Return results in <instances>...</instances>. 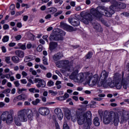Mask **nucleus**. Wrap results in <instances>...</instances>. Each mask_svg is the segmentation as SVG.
Masks as SVG:
<instances>
[{
	"label": "nucleus",
	"instance_id": "412c9836",
	"mask_svg": "<svg viewBox=\"0 0 129 129\" xmlns=\"http://www.w3.org/2000/svg\"><path fill=\"white\" fill-rule=\"evenodd\" d=\"M61 58H63V53L61 52H58L56 54H55L53 56V59L54 61H59V60Z\"/></svg>",
	"mask_w": 129,
	"mask_h": 129
},
{
	"label": "nucleus",
	"instance_id": "09e8293b",
	"mask_svg": "<svg viewBox=\"0 0 129 129\" xmlns=\"http://www.w3.org/2000/svg\"><path fill=\"white\" fill-rule=\"evenodd\" d=\"M48 92L49 93H51V94H52V95H56L57 94V92H55L53 90H49Z\"/></svg>",
	"mask_w": 129,
	"mask_h": 129
},
{
	"label": "nucleus",
	"instance_id": "1a4fd4ad",
	"mask_svg": "<svg viewBox=\"0 0 129 129\" xmlns=\"http://www.w3.org/2000/svg\"><path fill=\"white\" fill-rule=\"evenodd\" d=\"M66 35V33L64 32V31L62 30H59L58 32H55L50 35L49 36L50 41H61V40H63V36H65Z\"/></svg>",
	"mask_w": 129,
	"mask_h": 129
},
{
	"label": "nucleus",
	"instance_id": "f8f14e48",
	"mask_svg": "<svg viewBox=\"0 0 129 129\" xmlns=\"http://www.w3.org/2000/svg\"><path fill=\"white\" fill-rule=\"evenodd\" d=\"M38 112L41 115L45 116L50 113V110L47 107H42L38 109Z\"/></svg>",
	"mask_w": 129,
	"mask_h": 129
},
{
	"label": "nucleus",
	"instance_id": "e433bc0d",
	"mask_svg": "<svg viewBox=\"0 0 129 129\" xmlns=\"http://www.w3.org/2000/svg\"><path fill=\"white\" fill-rule=\"evenodd\" d=\"M92 57V52H89L88 54L86 55V59H90Z\"/></svg>",
	"mask_w": 129,
	"mask_h": 129
},
{
	"label": "nucleus",
	"instance_id": "7c9ffc66",
	"mask_svg": "<svg viewBox=\"0 0 129 129\" xmlns=\"http://www.w3.org/2000/svg\"><path fill=\"white\" fill-rule=\"evenodd\" d=\"M40 101H41L40 99H36L35 101L32 102V104L33 105H37L38 103H40Z\"/></svg>",
	"mask_w": 129,
	"mask_h": 129
},
{
	"label": "nucleus",
	"instance_id": "e2e57ef3",
	"mask_svg": "<svg viewBox=\"0 0 129 129\" xmlns=\"http://www.w3.org/2000/svg\"><path fill=\"white\" fill-rule=\"evenodd\" d=\"M7 82H8V80H7V79H4L2 81V85H6V83H7Z\"/></svg>",
	"mask_w": 129,
	"mask_h": 129
},
{
	"label": "nucleus",
	"instance_id": "72a5a7b5",
	"mask_svg": "<svg viewBox=\"0 0 129 129\" xmlns=\"http://www.w3.org/2000/svg\"><path fill=\"white\" fill-rule=\"evenodd\" d=\"M11 93V89L10 88L6 89L2 92V93H4V94H9V93Z\"/></svg>",
	"mask_w": 129,
	"mask_h": 129
},
{
	"label": "nucleus",
	"instance_id": "c756f323",
	"mask_svg": "<svg viewBox=\"0 0 129 129\" xmlns=\"http://www.w3.org/2000/svg\"><path fill=\"white\" fill-rule=\"evenodd\" d=\"M42 61H43V63L44 65H49V63H48V59L46 58V57L43 56L42 58Z\"/></svg>",
	"mask_w": 129,
	"mask_h": 129
},
{
	"label": "nucleus",
	"instance_id": "5fc2aeb1",
	"mask_svg": "<svg viewBox=\"0 0 129 129\" xmlns=\"http://www.w3.org/2000/svg\"><path fill=\"white\" fill-rule=\"evenodd\" d=\"M46 76L47 78H51V77H52V73H47Z\"/></svg>",
	"mask_w": 129,
	"mask_h": 129
},
{
	"label": "nucleus",
	"instance_id": "58836bf2",
	"mask_svg": "<svg viewBox=\"0 0 129 129\" xmlns=\"http://www.w3.org/2000/svg\"><path fill=\"white\" fill-rule=\"evenodd\" d=\"M54 86V82L52 81H49L48 82L47 86H48V87H51V86Z\"/></svg>",
	"mask_w": 129,
	"mask_h": 129
},
{
	"label": "nucleus",
	"instance_id": "8fccbe9b",
	"mask_svg": "<svg viewBox=\"0 0 129 129\" xmlns=\"http://www.w3.org/2000/svg\"><path fill=\"white\" fill-rule=\"evenodd\" d=\"M42 50H43L42 46L39 45L37 48V51H38V52H41Z\"/></svg>",
	"mask_w": 129,
	"mask_h": 129
},
{
	"label": "nucleus",
	"instance_id": "37998d69",
	"mask_svg": "<svg viewBox=\"0 0 129 129\" xmlns=\"http://www.w3.org/2000/svg\"><path fill=\"white\" fill-rule=\"evenodd\" d=\"M67 29L69 31V32H73L74 31L73 27L71 26L68 25Z\"/></svg>",
	"mask_w": 129,
	"mask_h": 129
},
{
	"label": "nucleus",
	"instance_id": "393cba45",
	"mask_svg": "<svg viewBox=\"0 0 129 129\" xmlns=\"http://www.w3.org/2000/svg\"><path fill=\"white\" fill-rule=\"evenodd\" d=\"M94 124L96 126H98L100 124V122H99V118H98V117H96L94 118Z\"/></svg>",
	"mask_w": 129,
	"mask_h": 129
},
{
	"label": "nucleus",
	"instance_id": "49530a36",
	"mask_svg": "<svg viewBox=\"0 0 129 129\" xmlns=\"http://www.w3.org/2000/svg\"><path fill=\"white\" fill-rule=\"evenodd\" d=\"M63 129H70L69 126H68L66 122L63 123Z\"/></svg>",
	"mask_w": 129,
	"mask_h": 129
},
{
	"label": "nucleus",
	"instance_id": "20e7f679",
	"mask_svg": "<svg viewBox=\"0 0 129 129\" xmlns=\"http://www.w3.org/2000/svg\"><path fill=\"white\" fill-rule=\"evenodd\" d=\"M103 123L104 124H109V123H112L113 122L115 126L118 125L119 122V119L118 117V113L114 114L113 117L112 114L110 113H107L104 115Z\"/></svg>",
	"mask_w": 129,
	"mask_h": 129
},
{
	"label": "nucleus",
	"instance_id": "680f3d73",
	"mask_svg": "<svg viewBox=\"0 0 129 129\" xmlns=\"http://www.w3.org/2000/svg\"><path fill=\"white\" fill-rule=\"evenodd\" d=\"M10 9L11 11H14V10H15V5L14 4H12L10 6Z\"/></svg>",
	"mask_w": 129,
	"mask_h": 129
},
{
	"label": "nucleus",
	"instance_id": "473e14b6",
	"mask_svg": "<svg viewBox=\"0 0 129 129\" xmlns=\"http://www.w3.org/2000/svg\"><path fill=\"white\" fill-rule=\"evenodd\" d=\"M19 100H22L21 99L20 95H19L17 97H15L13 99V102H17V101H19Z\"/></svg>",
	"mask_w": 129,
	"mask_h": 129
},
{
	"label": "nucleus",
	"instance_id": "6e6d98bb",
	"mask_svg": "<svg viewBox=\"0 0 129 129\" xmlns=\"http://www.w3.org/2000/svg\"><path fill=\"white\" fill-rule=\"evenodd\" d=\"M51 18H52V16L51 15V14H47L45 16V19H46V20H48V19H51Z\"/></svg>",
	"mask_w": 129,
	"mask_h": 129
},
{
	"label": "nucleus",
	"instance_id": "c9c22d12",
	"mask_svg": "<svg viewBox=\"0 0 129 129\" xmlns=\"http://www.w3.org/2000/svg\"><path fill=\"white\" fill-rule=\"evenodd\" d=\"M20 95V98H21V100H25L27 99V98H28V97L25 94H22V95Z\"/></svg>",
	"mask_w": 129,
	"mask_h": 129
},
{
	"label": "nucleus",
	"instance_id": "2eb2a0df",
	"mask_svg": "<svg viewBox=\"0 0 129 129\" xmlns=\"http://www.w3.org/2000/svg\"><path fill=\"white\" fill-rule=\"evenodd\" d=\"M68 22L74 27H77L79 25H80V21L77 19L69 18Z\"/></svg>",
	"mask_w": 129,
	"mask_h": 129
},
{
	"label": "nucleus",
	"instance_id": "c85d7f7f",
	"mask_svg": "<svg viewBox=\"0 0 129 129\" xmlns=\"http://www.w3.org/2000/svg\"><path fill=\"white\" fill-rule=\"evenodd\" d=\"M32 60V56L31 55L25 56L24 58V62H30Z\"/></svg>",
	"mask_w": 129,
	"mask_h": 129
},
{
	"label": "nucleus",
	"instance_id": "7ed1b4c3",
	"mask_svg": "<svg viewBox=\"0 0 129 129\" xmlns=\"http://www.w3.org/2000/svg\"><path fill=\"white\" fill-rule=\"evenodd\" d=\"M123 75H124V72H122V75L118 73H115L114 75L113 81L116 82L115 86L117 89H121L122 86L124 89L127 88V83H125V81L123 79Z\"/></svg>",
	"mask_w": 129,
	"mask_h": 129
},
{
	"label": "nucleus",
	"instance_id": "864d4df0",
	"mask_svg": "<svg viewBox=\"0 0 129 129\" xmlns=\"http://www.w3.org/2000/svg\"><path fill=\"white\" fill-rule=\"evenodd\" d=\"M40 68L42 69V70H47V68H46L45 66H44L43 64H41L39 66Z\"/></svg>",
	"mask_w": 129,
	"mask_h": 129
},
{
	"label": "nucleus",
	"instance_id": "338daca9",
	"mask_svg": "<svg viewBox=\"0 0 129 129\" xmlns=\"http://www.w3.org/2000/svg\"><path fill=\"white\" fill-rule=\"evenodd\" d=\"M16 88H13L11 90V94H15L16 93Z\"/></svg>",
	"mask_w": 129,
	"mask_h": 129
},
{
	"label": "nucleus",
	"instance_id": "9d476101",
	"mask_svg": "<svg viewBox=\"0 0 129 129\" xmlns=\"http://www.w3.org/2000/svg\"><path fill=\"white\" fill-rule=\"evenodd\" d=\"M119 118L120 117V123H125L128 120V124L129 121V111L126 110H123L119 114H118Z\"/></svg>",
	"mask_w": 129,
	"mask_h": 129
},
{
	"label": "nucleus",
	"instance_id": "a211bd4d",
	"mask_svg": "<svg viewBox=\"0 0 129 129\" xmlns=\"http://www.w3.org/2000/svg\"><path fill=\"white\" fill-rule=\"evenodd\" d=\"M105 85H107V86H109L110 87H114L115 86L116 82L114 83V81L112 82V80L111 78H109L108 80H107L105 83L103 84Z\"/></svg>",
	"mask_w": 129,
	"mask_h": 129
},
{
	"label": "nucleus",
	"instance_id": "5701e85b",
	"mask_svg": "<svg viewBox=\"0 0 129 129\" xmlns=\"http://www.w3.org/2000/svg\"><path fill=\"white\" fill-rule=\"evenodd\" d=\"M57 46H58V44L57 43V42H50L49 43V50H50V51H53V50H55Z\"/></svg>",
	"mask_w": 129,
	"mask_h": 129
},
{
	"label": "nucleus",
	"instance_id": "4c0bfd02",
	"mask_svg": "<svg viewBox=\"0 0 129 129\" xmlns=\"http://www.w3.org/2000/svg\"><path fill=\"white\" fill-rule=\"evenodd\" d=\"M5 61L7 64H10L11 63V57L10 56H7L5 58Z\"/></svg>",
	"mask_w": 129,
	"mask_h": 129
},
{
	"label": "nucleus",
	"instance_id": "a18cd8bd",
	"mask_svg": "<svg viewBox=\"0 0 129 129\" xmlns=\"http://www.w3.org/2000/svg\"><path fill=\"white\" fill-rule=\"evenodd\" d=\"M56 99L57 100H59L60 101L65 100V99L64 98V97L63 96H59L58 97H56Z\"/></svg>",
	"mask_w": 129,
	"mask_h": 129
},
{
	"label": "nucleus",
	"instance_id": "de8ad7c7",
	"mask_svg": "<svg viewBox=\"0 0 129 129\" xmlns=\"http://www.w3.org/2000/svg\"><path fill=\"white\" fill-rule=\"evenodd\" d=\"M14 83L16 87H20V83L19 82V81H15Z\"/></svg>",
	"mask_w": 129,
	"mask_h": 129
},
{
	"label": "nucleus",
	"instance_id": "2f4dec72",
	"mask_svg": "<svg viewBox=\"0 0 129 129\" xmlns=\"http://www.w3.org/2000/svg\"><path fill=\"white\" fill-rule=\"evenodd\" d=\"M9 39L10 37H9V36H5L3 37L2 41L4 43H6V42H9Z\"/></svg>",
	"mask_w": 129,
	"mask_h": 129
},
{
	"label": "nucleus",
	"instance_id": "a19ab883",
	"mask_svg": "<svg viewBox=\"0 0 129 129\" xmlns=\"http://www.w3.org/2000/svg\"><path fill=\"white\" fill-rule=\"evenodd\" d=\"M23 91H27V89L22 88V89H18V93L19 94H21Z\"/></svg>",
	"mask_w": 129,
	"mask_h": 129
},
{
	"label": "nucleus",
	"instance_id": "39448f33",
	"mask_svg": "<svg viewBox=\"0 0 129 129\" xmlns=\"http://www.w3.org/2000/svg\"><path fill=\"white\" fill-rule=\"evenodd\" d=\"M28 121V118H27V114L26 113V109H23L19 111L17 113V116H15L14 117V121L16 125L18 126H21L22 124L21 122H26Z\"/></svg>",
	"mask_w": 129,
	"mask_h": 129
},
{
	"label": "nucleus",
	"instance_id": "ddd939ff",
	"mask_svg": "<svg viewBox=\"0 0 129 129\" xmlns=\"http://www.w3.org/2000/svg\"><path fill=\"white\" fill-rule=\"evenodd\" d=\"M54 112L56 114L59 120H62V119H63V116H64V115L63 114V112H62V110H61V109L57 108L54 109Z\"/></svg>",
	"mask_w": 129,
	"mask_h": 129
},
{
	"label": "nucleus",
	"instance_id": "dca6fc26",
	"mask_svg": "<svg viewBox=\"0 0 129 129\" xmlns=\"http://www.w3.org/2000/svg\"><path fill=\"white\" fill-rule=\"evenodd\" d=\"M64 116L67 118V119H70L71 118L72 120V115L75 114V111L72 112L69 109H64Z\"/></svg>",
	"mask_w": 129,
	"mask_h": 129
},
{
	"label": "nucleus",
	"instance_id": "ea45409f",
	"mask_svg": "<svg viewBox=\"0 0 129 129\" xmlns=\"http://www.w3.org/2000/svg\"><path fill=\"white\" fill-rule=\"evenodd\" d=\"M62 13H63V11H58L57 12L55 13L54 14V17H58V16H59V15H61Z\"/></svg>",
	"mask_w": 129,
	"mask_h": 129
},
{
	"label": "nucleus",
	"instance_id": "f03ea898",
	"mask_svg": "<svg viewBox=\"0 0 129 129\" xmlns=\"http://www.w3.org/2000/svg\"><path fill=\"white\" fill-rule=\"evenodd\" d=\"M71 79L75 80L77 82L80 81V82H83V81H86L87 84L92 87L94 86L95 84L98 82V75H93L91 74H83L81 73L78 74V70H76L72 75L70 76Z\"/></svg>",
	"mask_w": 129,
	"mask_h": 129
},
{
	"label": "nucleus",
	"instance_id": "6ab92c4d",
	"mask_svg": "<svg viewBox=\"0 0 129 129\" xmlns=\"http://www.w3.org/2000/svg\"><path fill=\"white\" fill-rule=\"evenodd\" d=\"M25 112L26 113L27 118H28L29 120H33L34 115L33 114L32 110L29 109H25Z\"/></svg>",
	"mask_w": 129,
	"mask_h": 129
},
{
	"label": "nucleus",
	"instance_id": "0e129e2a",
	"mask_svg": "<svg viewBox=\"0 0 129 129\" xmlns=\"http://www.w3.org/2000/svg\"><path fill=\"white\" fill-rule=\"evenodd\" d=\"M121 15H123L125 17H129V13L127 12H123Z\"/></svg>",
	"mask_w": 129,
	"mask_h": 129
},
{
	"label": "nucleus",
	"instance_id": "13d9d810",
	"mask_svg": "<svg viewBox=\"0 0 129 129\" xmlns=\"http://www.w3.org/2000/svg\"><path fill=\"white\" fill-rule=\"evenodd\" d=\"M9 47H14V46H16V43L15 42H11L9 44Z\"/></svg>",
	"mask_w": 129,
	"mask_h": 129
},
{
	"label": "nucleus",
	"instance_id": "aec40b11",
	"mask_svg": "<svg viewBox=\"0 0 129 129\" xmlns=\"http://www.w3.org/2000/svg\"><path fill=\"white\" fill-rule=\"evenodd\" d=\"M93 28L95 30L96 32L98 33H102L103 29L101 27V25L98 23H95L93 24Z\"/></svg>",
	"mask_w": 129,
	"mask_h": 129
},
{
	"label": "nucleus",
	"instance_id": "052dcab7",
	"mask_svg": "<svg viewBox=\"0 0 129 129\" xmlns=\"http://www.w3.org/2000/svg\"><path fill=\"white\" fill-rule=\"evenodd\" d=\"M2 50L3 53H6L7 52V48H6V47L5 46L2 47Z\"/></svg>",
	"mask_w": 129,
	"mask_h": 129
},
{
	"label": "nucleus",
	"instance_id": "cd10ccee",
	"mask_svg": "<svg viewBox=\"0 0 129 129\" xmlns=\"http://www.w3.org/2000/svg\"><path fill=\"white\" fill-rule=\"evenodd\" d=\"M49 11V13H50V14H55V13H56V12H57V8H50L48 9Z\"/></svg>",
	"mask_w": 129,
	"mask_h": 129
},
{
	"label": "nucleus",
	"instance_id": "4d7b16f0",
	"mask_svg": "<svg viewBox=\"0 0 129 129\" xmlns=\"http://www.w3.org/2000/svg\"><path fill=\"white\" fill-rule=\"evenodd\" d=\"M63 96L64 98V100H66V99H67V98L69 97V94H68V93H65Z\"/></svg>",
	"mask_w": 129,
	"mask_h": 129
},
{
	"label": "nucleus",
	"instance_id": "79ce46f5",
	"mask_svg": "<svg viewBox=\"0 0 129 129\" xmlns=\"http://www.w3.org/2000/svg\"><path fill=\"white\" fill-rule=\"evenodd\" d=\"M60 27H61V28H66V29H67V27H68V25L66 24L64 22H61Z\"/></svg>",
	"mask_w": 129,
	"mask_h": 129
},
{
	"label": "nucleus",
	"instance_id": "bf43d9fd",
	"mask_svg": "<svg viewBox=\"0 0 129 129\" xmlns=\"http://www.w3.org/2000/svg\"><path fill=\"white\" fill-rule=\"evenodd\" d=\"M43 39L46 41V42L48 43V35H44L42 37Z\"/></svg>",
	"mask_w": 129,
	"mask_h": 129
},
{
	"label": "nucleus",
	"instance_id": "b1692460",
	"mask_svg": "<svg viewBox=\"0 0 129 129\" xmlns=\"http://www.w3.org/2000/svg\"><path fill=\"white\" fill-rule=\"evenodd\" d=\"M15 49H21V50H26V44H22L21 43H18L17 46L15 47Z\"/></svg>",
	"mask_w": 129,
	"mask_h": 129
},
{
	"label": "nucleus",
	"instance_id": "603ef678",
	"mask_svg": "<svg viewBox=\"0 0 129 129\" xmlns=\"http://www.w3.org/2000/svg\"><path fill=\"white\" fill-rule=\"evenodd\" d=\"M9 28H10V26H9V25H8V24H5L3 26V29L4 30H8V29H9Z\"/></svg>",
	"mask_w": 129,
	"mask_h": 129
},
{
	"label": "nucleus",
	"instance_id": "f257e3e1",
	"mask_svg": "<svg viewBox=\"0 0 129 129\" xmlns=\"http://www.w3.org/2000/svg\"><path fill=\"white\" fill-rule=\"evenodd\" d=\"M126 8V5L121 2H118L116 1H113L112 5L109 7V11L105 10L103 7L99 6L96 9L92 8L90 10V13L87 12L83 11L80 13L81 21L86 25H88L90 22L92 21V15L95 17L97 19H99L100 21L106 26V23L103 19H101L102 16H105L106 17H110L113 14H114V11L116 9H119V10L124 9Z\"/></svg>",
	"mask_w": 129,
	"mask_h": 129
},
{
	"label": "nucleus",
	"instance_id": "69168bd1",
	"mask_svg": "<svg viewBox=\"0 0 129 129\" xmlns=\"http://www.w3.org/2000/svg\"><path fill=\"white\" fill-rule=\"evenodd\" d=\"M55 124L56 129H60V126H59V124H58V122H55Z\"/></svg>",
	"mask_w": 129,
	"mask_h": 129
},
{
	"label": "nucleus",
	"instance_id": "4468645a",
	"mask_svg": "<svg viewBox=\"0 0 129 129\" xmlns=\"http://www.w3.org/2000/svg\"><path fill=\"white\" fill-rule=\"evenodd\" d=\"M83 114L85 117H86V120L88 122V124H89V125H91V117H92V114H91V112L88 111Z\"/></svg>",
	"mask_w": 129,
	"mask_h": 129
},
{
	"label": "nucleus",
	"instance_id": "774afa93",
	"mask_svg": "<svg viewBox=\"0 0 129 129\" xmlns=\"http://www.w3.org/2000/svg\"><path fill=\"white\" fill-rule=\"evenodd\" d=\"M21 77V74H17L16 75V78L17 79H20Z\"/></svg>",
	"mask_w": 129,
	"mask_h": 129
},
{
	"label": "nucleus",
	"instance_id": "6e6552de",
	"mask_svg": "<svg viewBox=\"0 0 129 129\" xmlns=\"http://www.w3.org/2000/svg\"><path fill=\"white\" fill-rule=\"evenodd\" d=\"M12 113H14V111L11 110V113L8 111H4L1 114V117L3 121H6L8 124H11L14 121V118Z\"/></svg>",
	"mask_w": 129,
	"mask_h": 129
},
{
	"label": "nucleus",
	"instance_id": "423d86ee",
	"mask_svg": "<svg viewBox=\"0 0 129 129\" xmlns=\"http://www.w3.org/2000/svg\"><path fill=\"white\" fill-rule=\"evenodd\" d=\"M56 65L58 68H63V69H65L66 71H69L70 72L74 71L72 74L75 72L76 70H78L77 69L74 68L73 66L71 65L69 60H68L57 61L56 63Z\"/></svg>",
	"mask_w": 129,
	"mask_h": 129
},
{
	"label": "nucleus",
	"instance_id": "0eeeda50",
	"mask_svg": "<svg viewBox=\"0 0 129 129\" xmlns=\"http://www.w3.org/2000/svg\"><path fill=\"white\" fill-rule=\"evenodd\" d=\"M77 120L79 125H82L85 122H86V117L83 115V113L80 111L77 110L75 112V114L72 115V121L75 122Z\"/></svg>",
	"mask_w": 129,
	"mask_h": 129
},
{
	"label": "nucleus",
	"instance_id": "4be33fe9",
	"mask_svg": "<svg viewBox=\"0 0 129 129\" xmlns=\"http://www.w3.org/2000/svg\"><path fill=\"white\" fill-rule=\"evenodd\" d=\"M15 54L19 58H24L25 56V52L22 50H17L15 51Z\"/></svg>",
	"mask_w": 129,
	"mask_h": 129
},
{
	"label": "nucleus",
	"instance_id": "f704fd0d",
	"mask_svg": "<svg viewBox=\"0 0 129 129\" xmlns=\"http://www.w3.org/2000/svg\"><path fill=\"white\" fill-rule=\"evenodd\" d=\"M123 79H124L125 83H127V85L129 83V74H127L126 77L125 78H123Z\"/></svg>",
	"mask_w": 129,
	"mask_h": 129
},
{
	"label": "nucleus",
	"instance_id": "a878e982",
	"mask_svg": "<svg viewBox=\"0 0 129 129\" xmlns=\"http://www.w3.org/2000/svg\"><path fill=\"white\" fill-rule=\"evenodd\" d=\"M29 92L31 93H39L40 92V90L38 89H36L35 88H31L29 89Z\"/></svg>",
	"mask_w": 129,
	"mask_h": 129
},
{
	"label": "nucleus",
	"instance_id": "9b49d317",
	"mask_svg": "<svg viewBox=\"0 0 129 129\" xmlns=\"http://www.w3.org/2000/svg\"><path fill=\"white\" fill-rule=\"evenodd\" d=\"M34 83H38L36 84L37 88H44L46 87V82L45 80L40 78H35L33 80Z\"/></svg>",
	"mask_w": 129,
	"mask_h": 129
},
{
	"label": "nucleus",
	"instance_id": "c03bdc74",
	"mask_svg": "<svg viewBox=\"0 0 129 129\" xmlns=\"http://www.w3.org/2000/svg\"><path fill=\"white\" fill-rule=\"evenodd\" d=\"M15 39L16 40V41H20V40H21V39H22V35H18L17 36H16L15 37Z\"/></svg>",
	"mask_w": 129,
	"mask_h": 129
},
{
	"label": "nucleus",
	"instance_id": "f3484780",
	"mask_svg": "<svg viewBox=\"0 0 129 129\" xmlns=\"http://www.w3.org/2000/svg\"><path fill=\"white\" fill-rule=\"evenodd\" d=\"M108 77V73L106 71L104 70L102 72L100 79L102 80L103 84L105 83L107 78Z\"/></svg>",
	"mask_w": 129,
	"mask_h": 129
},
{
	"label": "nucleus",
	"instance_id": "3c124183",
	"mask_svg": "<svg viewBox=\"0 0 129 129\" xmlns=\"http://www.w3.org/2000/svg\"><path fill=\"white\" fill-rule=\"evenodd\" d=\"M20 82L22 84H27V80L26 79H22L20 80Z\"/></svg>",
	"mask_w": 129,
	"mask_h": 129
},
{
	"label": "nucleus",
	"instance_id": "bb28decb",
	"mask_svg": "<svg viewBox=\"0 0 129 129\" xmlns=\"http://www.w3.org/2000/svg\"><path fill=\"white\" fill-rule=\"evenodd\" d=\"M12 60L14 63H19V62H20V58L17 56H13L12 58Z\"/></svg>",
	"mask_w": 129,
	"mask_h": 129
}]
</instances>
